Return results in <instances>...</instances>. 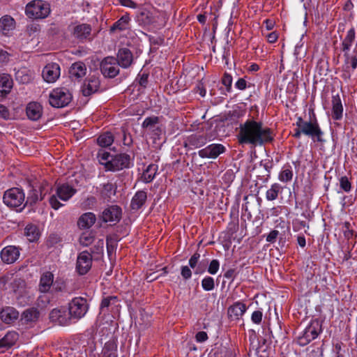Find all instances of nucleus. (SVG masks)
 Instances as JSON below:
<instances>
[{
  "instance_id": "603ef678",
  "label": "nucleus",
  "mask_w": 357,
  "mask_h": 357,
  "mask_svg": "<svg viewBox=\"0 0 357 357\" xmlns=\"http://www.w3.org/2000/svg\"><path fill=\"white\" fill-rule=\"evenodd\" d=\"M340 188L346 192H348L351 190V183L347 176L341 177L340 179Z\"/></svg>"
},
{
  "instance_id": "cd10ccee",
  "label": "nucleus",
  "mask_w": 357,
  "mask_h": 357,
  "mask_svg": "<svg viewBox=\"0 0 357 357\" xmlns=\"http://www.w3.org/2000/svg\"><path fill=\"white\" fill-rule=\"evenodd\" d=\"M15 28L14 19L9 15H4L0 19V31L4 35H9Z\"/></svg>"
},
{
  "instance_id": "79ce46f5",
  "label": "nucleus",
  "mask_w": 357,
  "mask_h": 357,
  "mask_svg": "<svg viewBox=\"0 0 357 357\" xmlns=\"http://www.w3.org/2000/svg\"><path fill=\"white\" fill-rule=\"evenodd\" d=\"M116 193V186L112 183H107L103 185L101 190V195L105 199L111 198Z\"/></svg>"
},
{
  "instance_id": "4be33fe9",
  "label": "nucleus",
  "mask_w": 357,
  "mask_h": 357,
  "mask_svg": "<svg viewBox=\"0 0 357 357\" xmlns=\"http://www.w3.org/2000/svg\"><path fill=\"white\" fill-rule=\"evenodd\" d=\"M121 215V210L116 206H112L105 208L102 213V219L104 222L118 221Z\"/></svg>"
},
{
  "instance_id": "9d476101",
  "label": "nucleus",
  "mask_w": 357,
  "mask_h": 357,
  "mask_svg": "<svg viewBox=\"0 0 357 357\" xmlns=\"http://www.w3.org/2000/svg\"><path fill=\"white\" fill-rule=\"evenodd\" d=\"M120 308V301L117 296H107L102 300L100 304V311L102 313L111 312L112 316H116L119 313Z\"/></svg>"
},
{
  "instance_id": "c9c22d12",
  "label": "nucleus",
  "mask_w": 357,
  "mask_h": 357,
  "mask_svg": "<svg viewBox=\"0 0 357 357\" xmlns=\"http://www.w3.org/2000/svg\"><path fill=\"white\" fill-rule=\"evenodd\" d=\"M293 176L292 167L290 165L287 164L282 167L278 174V179L281 182L287 183L291 181Z\"/></svg>"
},
{
  "instance_id": "f8f14e48",
  "label": "nucleus",
  "mask_w": 357,
  "mask_h": 357,
  "mask_svg": "<svg viewBox=\"0 0 357 357\" xmlns=\"http://www.w3.org/2000/svg\"><path fill=\"white\" fill-rule=\"evenodd\" d=\"M50 319L52 322L61 326L68 325L70 322V316L65 307L53 309L50 314Z\"/></svg>"
},
{
  "instance_id": "680f3d73",
  "label": "nucleus",
  "mask_w": 357,
  "mask_h": 357,
  "mask_svg": "<svg viewBox=\"0 0 357 357\" xmlns=\"http://www.w3.org/2000/svg\"><path fill=\"white\" fill-rule=\"evenodd\" d=\"M278 234H279V231L278 230H272L267 236L266 241H268L269 243L275 242Z\"/></svg>"
},
{
  "instance_id": "864d4df0",
  "label": "nucleus",
  "mask_w": 357,
  "mask_h": 357,
  "mask_svg": "<svg viewBox=\"0 0 357 357\" xmlns=\"http://www.w3.org/2000/svg\"><path fill=\"white\" fill-rule=\"evenodd\" d=\"M220 268V263L217 259H213L208 268V272L211 275L217 273Z\"/></svg>"
},
{
  "instance_id": "4d7b16f0",
  "label": "nucleus",
  "mask_w": 357,
  "mask_h": 357,
  "mask_svg": "<svg viewBox=\"0 0 357 357\" xmlns=\"http://www.w3.org/2000/svg\"><path fill=\"white\" fill-rule=\"evenodd\" d=\"M181 274L183 279L188 280L192 276L190 268L188 266H183L181 268Z\"/></svg>"
},
{
  "instance_id": "c756f323",
  "label": "nucleus",
  "mask_w": 357,
  "mask_h": 357,
  "mask_svg": "<svg viewBox=\"0 0 357 357\" xmlns=\"http://www.w3.org/2000/svg\"><path fill=\"white\" fill-rule=\"evenodd\" d=\"M96 220V215L93 213L88 212L79 217L77 225L81 229H89L94 225Z\"/></svg>"
},
{
  "instance_id": "1a4fd4ad",
  "label": "nucleus",
  "mask_w": 357,
  "mask_h": 357,
  "mask_svg": "<svg viewBox=\"0 0 357 357\" xmlns=\"http://www.w3.org/2000/svg\"><path fill=\"white\" fill-rule=\"evenodd\" d=\"M87 310V301L84 298H74L69 303L68 312L70 318L80 319L86 314Z\"/></svg>"
},
{
  "instance_id": "8fccbe9b",
  "label": "nucleus",
  "mask_w": 357,
  "mask_h": 357,
  "mask_svg": "<svg viewBox=\"0 0 357 357\" xmlns=\"http://www.w3.org/2000/svg\"><path fill=\"white\" fill-rule=\"evenodd\" d=\"M342 229L346 238L350 239L354 236V229L349 222H345L343 224Z\"/></svg>"
},
{
  "instance_id": "473e14b6",
  "label": "nucleus",
  "mask_w": 357,
  "mask_h": 357,
  "mask_svg": "<svg viewBox=\"0 0 357 357\" xmlns=\"http://www.w3.org/2000/svg\"><path fill=\"white\" fill-rule=\"evenodd\" d=\"M13 87V80L8 74L3 73L0 75V91L8 93Z\"/></svg>"
},
{
  "instance_id": "ea45409f",
  "label": "nucleus",
  "mask_w": 357,
  "mask_h": 357,
  "mask_svg": "<svg viewBox=\"0 0 357 357\" xmlns=\"http://www.w3.org/2000/svg\"><path fill=\"white\" fill-rule=\"evenodd\" d=\"M98 144L102 147L110 146L114 142V137L111 132H107L97 139Z\"/></svg>"
},
{
  "instance_id": "7ed1b4c3",
  "label": "nucleus",
  "mask_w": 357,
  "mask_h": 357,
  "mask_svg": "<svg viewBox=\"0 0 357 357\" xmlns=\"http://www.w3.org/2000/svg\"><path fill=\"white\" fill-rule=\"evenodd\" d=\"M77 192V190L68 183H63L56 187V191L49 198L50 206L55 210L63 206L59 200L67 202Z\"/></svg>"
},
{
  "instance_id": "7c9ffc66",
  "label": "nucleus",
  "mask_w": 357,
  "mask_h": 357,
  "mask_svg": "<svg viewBox=\"0 0 357 357\" xmlns=\"http://www.w3.org/2000/svg\"><path fill=\"white\" fill-rule=\"evenodd\" d=\"M39 317V312L36 308H29L25 310L22 314L21 320L24 324H31L35 323Z\"/></svg>"
},
{
  "instance_id": "f03ea898",
  "label": "nucleus",
  "mask_w": 357,
  "mask_h": 357,
  "mask_svg": "<svg viewBox=\"0 0 357 357\" xmlns=\"http://www.w3.org/2000/svg\"><path fill=\"white\" fill-rule=\"evenodd\" d=\"M0 287L13 293L16 299L24 297L27 292L25 282L13 273L0 278Z\"/></svg>"
},
{
  "instance_id": "0e129e2a",
  "label": "nucleus",
  "mask_w": 357,
  "mask_h": 357,
  "mask_svg": "<svg viewBox=\"0 0 357 357\" xmlns=\"http://www.w3.org/2000/svg\"><path fill=\"white\" fill-rule=\"evenodd\" d=\"M235 86L238 89L243 91V90L246 89L247 82H246V81L244 79L240 78L235 83Z\"/></svg>"
},
{
  "instance_id": "72a5a7b5",
  "label": "nucleus",
  "mask_w": 357,
  "mask_h": 357,
  "mask_svg": "<svg viewBox=\"0 0 357 357\" xmlns=\"http://www.w3.org/2000/svg\"><path fill=\"white\" fill-rule=\"evenodd\" d=\"M146 193L144 191L137 192L133 197L131 202V207L134 210L140 208L146 200Z\"/></svg>"
},
{
  "instance_id": "09e8293b",
  "label": "nucleus",
  "mask_w": 357,
  "mask_h": 357,
  "mask_svg": "<svg viewBox=\"0 0 357 357\" xmlns=\"http://www.w3.org/2000/svg\"><path fill=\"white\" fill-rule=\"evenodd\" d=\"M214 286V280L210 276H206L202 280V287L205 291H209L213 290Z\"/></svg>"
},
{
  "instance_id": "f704fd0d",
  "label": "nucleus",
  "mask_w": 357,
  "mask_h": 357,
  "mask_svg": "<svg viewBox=\"0 0 357 357\" xmlns=\"http://www.w3.org/2000/svg\"><path fill=\"white\" fill-rule=\"evenodd\" d=\"M283 188L278 183L272 184L269 189L266 192V199L268 201L275 200L279 194L282 193Z\"/></svg>"
},
{
  "instance_id": "2f4dec72",
  "label": "nucleus",
  "mask_w": 357,
  "mask_h": 357,
  "mask_svg": "<svg viewBox=\"0 0 357 357\" xmlns=\"http://www.w3.org/2000/svg\"><path fill=\"white\" fill-rule=\"evenodd\" d=\"M356 32L354 28L350 29L347 32L346 36L342 43V50L344 53L349 52L351 46L355 42Z\"/></svg>"
},
{
  "instance_id": "393cba45",
  "label": "nucleus",
  "mask_w": 357,
  "mask_h": 357,
  "mask_svg": "<svg viewBox=\"0 0 357 357\" xmlns=\"http://www.w3.org/2000/svg\"><path fill=\"white\" fill-rule=\"evenodd\" d=\"M343 106L340 97L338 94L332 97V112L331 116L334 120H340L343 116Z\"/></svg>"
},
{
  "instance_id": "aec40b11",
  "label": "nucleus",
  "mask_w": 357,
  "mask_h": 357,
  "mask_svg": "<svg viewBox=\"0 0 357 357\" xmlns=\"http://www.w3.org/2000/svg\"><path fill=\"white\" fill-rule=\"evenodd\" d=\"M100 86V80L96 75L89 76L82 86V93L85 96L98 91Z\"/></svg>"
},
{
  "instance_id": "f3484780",
  "label": "nucleus",
  "mask_w": 357,
  "mask_h": 357,
  "mask_svg": "<svg viewBox=\"0 0 357 357\" xmlns=\"http://www.w3.org/2000/svg\"><path fill=\"white\" fill-rule=\"evenodd\" d=\"M20 255V250L17 247L8 245L1 250L0 257L3 263L11 264L18 259Z\"/></svg>"
},
{
  "instance_id": "6e6d98bb",
  "label": "nucleus",
  "mask_w": 357,
  "mask_h": 357,
  "mask_svg": "<svg viewBox=\"0 0 357 357\" xmlns=\"http://www.w3.org/2000/svg\"><path fill=\"white\" fill-rule=\"evenodd\" d=\"M262 316V312L259 310L253 312L251 317L252 321L256 324H259L261 321Z\"/></svg>"
},
{
  "instance_id": "e2e57ef3",
  "label": "nucleus",
  "mask_w": 357,
  "mask_h": 357,
  "mask_svg": "<svg viewBox=\"0 0 357 357\" xmlns=\"http://www.w3.org/2000/svg\"><path fill=\"white\" fill-rule=\"evenodd\" d=\"M0 118L3 119H8L10 118V113L8 109L0 104Z\"/></svg>"
},
{
  "instance_id": "ddd939ff",
  "label": "nucleus",
  "mask_w": 357,
  "mask_h": 357,
  "mask_svg": "<svg viewBox=\"0 0 357 357\" xmlns=\"http://www.w3.org/2000/svg\"><path fill=\"white\" fill-rule=\"evenodd\" d=\"M130 157L126 154L112 155L106 170L118 171L128 167Z\"/></svg>"
},
{
  "instance_id": "e433bc0d",
  "label": "nucleus",
  "mask_w": 357,
  "mask_h": 357,
  "mask_svg": "<svg viewBox=\"0 0 357 357\" xmlns=\"http://www.w3.org/2000/svg\"><path fill=\"white\" fill-rule=\"evenodd\" d=\"M158 171V166L155 164L149 165L144 171L142 179L145 183H150L153 180Z\"/></svg>"
},
{
  "instance_id": "4468645a",
  "label": "nucleus",
  "mask_w": 357,
  "mask_h": 357,
  "mask_svg": "<svg viewBox=\"0 0 357 357\" xmlns=\"http://www.w3.org/2000/svg\"><path fill=\"white\" fill-rule=\"evenodd\" d=\"M225 151V147L220 144H212L199 150L198 155L202 158H216Z\"/></svg>"
},
{
  "instance_id": "6ab92c4d",
  "label": "nucleus",
  "mask_w": 357,
  "mask_h": 357,
  "mask_svg": "<svg viewBox=\"0 0 357 357\" xmlns=\"http://www.w3.org/2000/svg\"><path fill=\"white\" fill-rule=\"evenodd\" d=\"M91 32V26L88 24H79L74 25L71 33L73 36L79 41L88 38Z\"/></svg>"
},
{
  "instance_id": "a19ab883",
  "label": "nucleus",
  "mask_w": 357,
  "mask_h": 357,
  "mask_svg": "<svg viewBox=\"0 0 357 357\" xmlns=\"http://www.w3.org/2000/svg\"><path fill=\"white\" fill-rule=\"evenodd\" d=\"M15 78L18 82L26 84L31 80L32 77L26 68H22L15 73Z\"/></svg>"
},
{
  "instance_id": "39448f33",
  "label": "nucleus",
  "mask_w": 357,
  "mask_h": 357,
  "mask_svg": "<svg viewBox=\"0 0 357 357\" xmlns=\"http://www.w3.org/2000/svg\"><path fill=\"white\" fill-rule=\"evenodd\" d=\"M296 126L301 128V132H303V135L311 137L314 141H321L323 132L316 119L307 121L303 120L301 117H298Z\"/></svg>"
},
{
  "instance_id": "423d86ee",
  "label": "nucleus",
  "mask_w": 357,
  "mask_h": 357,
  "mask_svg": "<svg viewBox=\"0 0 357 357\" xmlns=\"http://www.w3.org/2000/svg\"><path fill=\"white\" fill-rule=\"evenodd\" d=\"M72 98L73 96L68 89L63 87L56 88L50 92L49 102L54 107H63L71 102Z\"/></svg>"
},
{
  "instance_id": "6e6552de",
  "label": "nucleus",
  "mask_w": 357,
  "mask_h": 357,
  "mask_svg": "<svg viewBox=\"0 0 357 357\" xmlns=\"http://www.w3.org/2000/svg\"><path fill=\"white\" fill-rule=\"evenodd\" d=\"M321 331V325L319 320L314 319L305 328L302 334L298 337V343L301 345H306L312 340L316 339Z\"/></svg>"
},
{
  "instance_id": "b1692460",
  "label": "nucleus",
  "mask_w": 357,
  "mask_h": 357,
  "mask_svg": "<svg viewBox=\"0 0 357 357\" xmlns=\"http://www.w3.org/2000/svg\"><path fill=\"white\" fill-rule=\"evenodd\" d=\"M28 118L32 121L38 120L43 114V107L37 102H29L26 109Z\"/></svg>"
},
{
  "instance_id": "052dcab7",
  "label": "nucleus",
  "mask_w": 357,
  "mask_h": 357,
  "mask_svg": "<svg viewBox=\"0 0 357 357\" xmlns=\"http://www.w3.org/2000/svg\"><path fill=\"white\" fill-rule=\"evenodd\" d=\"M267 40L270 43H273L277 41L278 38V33L276 31H273L271 33H267L265 35Z\"/></svg>"
},
{
  "instance_id": "a18cd8bd",
  "label": "nucleus",
  "mask_w": 357,
  "mask_h": 357,
  "mask_svg": "<svg viewBox=\"0 0 357 357\" xmlns=\"http://www.w3.org/2000/svg\"><path fill=\"white\" fill-rule=\"evenodd\" d=\"M93 241V236L89 231H84L79 237V243L83 246H89Z\"/></svg>"
},
{
  "instance_id": "69168bd1",
  "label": "nucleus",
  "mask_w": 357,
  "mask_h": 357,
  "mask_svg": "<svg viewBox=\"0 0 357 357\" xmlns=\"http://www.w3.org/2000/svg\"><path fill=\"white\" fill-rule=\"evenodd\" d=\"M9 60V54L3 50H0V66L8 62Z\"/></svg>"
},
{
  "instance_id": "a878e982",
  "label": "nucleus",
  "mask_w": 357,
  "mask_h": 357,
  "mask_svg": "<svg viewBox=\"0 0 357 357\" xmlns=\"http://www.w3.org/2000/svg\"><path fill=\"white\" fill-rule=\"evenodd\" d=\"M116 62L122 68H126L129 67L132 62V55L131 52L126 48L119 50Z\"/></svg>"
},
{
  "instance_id": "412c9836",
  "label": "nucleus",
  "mask_w": 357,
  "mask_h": 357,
  "mask_svg": "<svg viewBox=\"0 0 357 357\" xmlns=\"http://www.w3.org/2000/svg\"><path fill=\"white\" fill-rule=\"evenodd\" d=\"M54 282V275L50 271H45L42 273L38 290L41 293H47L50 291Z\"/></svg>"
},
{
  "instance_id": "9b49d317",
  "label": "nucleus",
  "mask_w": 357,
  "mask_h": 357,
  "mask_svg": "<svg viewBox=\"0 0 357 357\" xmlns=\"http://www.w3.org/2000/svg\"><path fill=\"white\" fill-rule=\"evenodd\" d=\"M119 65L116 62V59L114 57H107L101 63L100 69L102 73L105 77H114L119 74Z\"/></svg>"
},
{
  "instance_id": "5fc2aeb1",
  "label": "nucleus",
  "mask_w": 357,
  "mask_h": 357,
  "mask_svg": "<svg viewBox=\"0 0 357 357\" xmlns=\"http://www.w3.org/2000/svg\"><path fill=\"white\" fill-rule=\"evenodd\" d=\"M222 83L227 87V91H230L232 84V77L228 73H225L222 79Z\"/></svg>"
},
{
  "instance_id": "dca6fc26",
  "label": "nucleus",
  "mask_w": 357,
  "mask_h": 357,
  "mask_svg": "<svg viewBox=\"0 0 357 357\" xmlns=\"http://www.w3.org/2000/svg\"><path fill=\"white\" fill-rule=\"evenodd\" d=\"M60 66L58 63H51L47 64L42 73L43 77L46 82L54 83L60 77Z\"/></svg>"
},
{
  "instance_id": "4c0bfd02",
  "label": "nucleus",
  "mask_w": 357,
  "mask_h": 357,
  "mask_svg": "<svg viewBox=\"0 0 357 357\" xmlns=\"http://www.w3.org/2000/svg\"><path fill=\"white\" fill-rule=\"evenodd\" d=\"M86 67L82 63H75L70 69V74L72 77L79 78L86 74Z\"/></svg>"
},
{
  "instance_id": "f257e3e1",
  "label": "nucleus",
  "mask_w": 357,
  "mask_h": 357,
  "mask_svg": "<svg viewBox=\"0 0 357 357\" xmlns=\"http://www.w3.org/2000/svg\"><path fill=\"white\" fill-rule=\"evenodd\" d=\"M237 137L241 144L260 146L272 142L273 139L270 128L263 127L261 123L253 120H248L240 125Z\"/></svg>"
},
{
  "instance_id": "bb28decb",
  "label": "nucleus",
  "mask_w": 357,
  "mask_h": 357,
  "mask_svg": "<svg viewBox=\"0 0 357 357\" xmlns=\"http://www.w3.org/2000/svg\"><path fill=\"white\" fill-rule=\"evenodd\" d=\"M246 311V306L241 302H236L228 308L229 317L234 320L239 319Z\"/></svg>"
},
{
  "instance_id": "c85d7f7f",
  "label": "nucleus",
  "mask_w": 357,
  "mask_h": 357,
  "mask_svg": "<svg viewBox=\"0 0 357 357\" xmlns=\"http://www.w3.org/2000/svg\"><path fill=\"white\" fill-rule=\"evenodd\" d=\"M19 338L18 334L15 331H8L4 336L0 340V349H7L13 346Z\"/></svg>"
},
{
  "instance_id": "774afa93",
  "label": "nucleus",
  "mask_w": 357,
  "mask_h": 357,
  "mask_svg": "<svg viewBox=\"0 0 357 357\" xmlns=\"http://www.w3.org/2000/svg\"><path fill=\"white\" fill-rule=\"evenodd\" d=\"M297 242L301 247L303 248L305 246L306 241L305 238L303 236H298L297 237Z\"/></svg>"
},
{
  "instance_id": "5701e85b",
  "label": "nucleus",
  "mask_w": 357,
  "mask_h": 357,
  "mask_svg": "<svg viewBox=\"0 0 357 357\" xmlns=\"http://www.w3.org/2000/svg\"><path fill=\"white\" fill-rule=\"evenodd\" d=\"M19 312L13 307H3L0 312V318L3 322L10 324L19 318Z\"/></svg>"
},
{
  "instance_id": "bf43d9fd",
  "label": "nucleus",
  "mask_w": 357,
  "mask_h": 357,
  "mask_svg": "<svg viewBox=\"0 0 357 357\" xmlns=\"http://www.w3.org/2000/svg\"><path fill=\"white\" fill-rule=\"evenodd\" d=\"M195 339L197 342H204L208 339L207 333L204 331H199L196 334Z\"/></svg>"
},
{
  "instance_id": "58836bf2",
  "label": "nucleus",
  "mask_w": 357,
  "mask_h": 357,
  "mask_svg": "<svg viewBox=\"0 0 357 357\" xmlns=\"http://www.w3.org/2000/svg\"><path fill=\"white\" fill-rule=\"evenodd\" d=\"M25 235L31 242L36 241L40 236L38 228L34 225H28L25 227Z\"/></svg>"
},
{
  "instance_id": "20e7f679",
  "label": "nucleus",
  "mask_w": 357,
  "mask_h": 357,
  "mask_svg": "<svg viewBox=\"0 0 357 357\" xmlns=\"http://www.w3.org/2000/svg\"><path fill=\"white\" fill-rule=\"evenodd\" d=\"M50 4L43 0H33L25 8L27 17L33 19H44L50 13Z\"/></svg>"
},
{
  "instance_id": "13d9d810",
  "label": "nucleus",
  "mask_w": 357,
  "mask_h": 357,
  "mask_svg": "<svg viewBox=\"0 0 357 357\" xmlns=\"http://www.w3.org/2000/svg\"><path fill=\"white\" fill-rule=\"evenodd\" d=\"M118 2L123 6L136 8L137 3L132 0H118Z\"/></svg>"
},
{
  "instance_id": "a211bd4d",
  "label": "nucleus",
  "mask_w": 357,
  "mask_h": 357,
  "mask_svg": "<svg viewBox=\"0 0 357 357\" xmlns=\"http://www.w3.org/2000/svg\"><path fill=\"white\" fill-rule=\"evenodd\" d=\"M142 127L147 133H151L155 136H159L162 132L159 126V118L157 116L146 118L142 123Z\"/></svg>"
},
{
  "instance_id": "c03bdc74",
  "label": "nucleus",
  "mask_w": 357,
  "mask_h": 357,
  "mask_svg": "<svg viewBox=\"0 0 357 357\" xmlns=\"http://www.w3.org/2000/svg\"><path fill=\"white\" fill-rule=\"evenodd\" d=\"M200 258V255L197 252L195 253L189 259V266L192 268H195V274H200L203 273V270L200 268L199 266L197 267L198 261Z\"/></svg>"
},
{
  "instance_id": "3c124183",
  "label": "nucleus",
  "mask_w": 357,
  "mask_h": 357,
  "mask_svg": "<svg viewBox=\"0 0 357 357\" xmlns=\"http://www.w3.org/2000/svg\"><path fill=\"white\" fill-rule=\"evenodd\" d=\"M100 357H117V351L114 347L105 345Z\"/></svg>"
},
{
  "instance_id": "338daca9",
  "label": "nucleus",
  "mask_w": 357,
  "mask_h": 357,
  "mask_svg": "<svg viewBox=\"0 0 357 357\" xmlns=\"http://www.w3.org/2000/svg\"><path fill=\"white\" fill-rule=\"evenodd\" d=\"M275 22L271 19H266L264 22V24L265 25L266 29L267 31L272 30L275 26Z\"/></svg>"
},
{
  "instance_id": "0eeeda50",
  "label": "nucleus",
  "mask_w": 357,
  "mask_h": 357,
  "mask_svg": "<svg viewBox=\"0 0 357 357\" xmlns=\"http://www.w3.org/2000/svg\"><path fill=\"white\" fill-rule=\"evenodd\" d=\"M25 195L22 190L18 188H13L4 192L3 203L10 207L17 208L24 206Z\"/></svg>"
},
{
  "instance_id": "37998d69",
  "label": "nucleus",
  "mask_w": 357,
  "mask_h": 357,
  "mask_svg": "<svg viewBox=\"0 0 357 357\" xmlns=\"http://www.w3.org/2000/svg\"><path fill=\"white\" fill-rule=\"evenodd\" d=\"M130 21V17L128 15L122 16L117 22H116L112 27V30L119 29V30H125L127 29L128 23Z\"/></svg>"
},
{
  "instance_id": "49530a36",
  "label": "nucleus",
  "mask_w": 357,
  "mask_h": 357,
  "mask_svg": "<svg viewBox=\"0 0 357 357\" xmlns=\"http://www.w3.org/2000/svg\"><path fill=\"white\" fill-rule=\"evenodd\" d=\"M346 68H351L354 70L357 67V58L354 55H350L349 52L344 53Z\"/></svg>"
},
{
  "instance_id": "2eb2a0df",
  "label": "nucleus",
  "mask_w": 357,
  "mask_h": 357,
  "mask_svg": "<svg viewBox=\"0 0 357 357\" xmlns=\"http://www.w3.org/2000/svg\"><path fill=\"white\" fill-rule=\"evenodd\" d=\"M92 265V256L86 251L79 254L77 259L76 268L80 275L86 274Z\"/></svg>"
},
{
  "instance_id": "de8ad7c7",
  "label": "nucleus",
  "mask_w": 357,
  "mask_h": 357,
  "mask_svg": "<svg viewBox=\"0 0 357 357\" xmlns=\"http://www.w3.org/2000/svg\"><path fill=\"white\" fill-rule=\"evenodd\" d=\"M112 155L109 153L105 151H100L98 152V159L99 162L104 165L105 169H107V167L109 162L110 158H112Z\"/></svg>"
}]
</instances>
